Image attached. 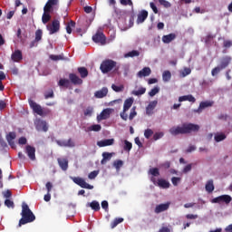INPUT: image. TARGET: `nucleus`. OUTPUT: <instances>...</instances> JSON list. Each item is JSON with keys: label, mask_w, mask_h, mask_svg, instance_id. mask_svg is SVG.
Returning a JSON list of instances; mask_svg holds the SVG:
<instances>
[{"label": "nucleus", "mask_w": 232, "mask_h": 232, "mask_svg": "<svg viewBox=\"0 0 232 232\" xmlns=\"http://www.w3.org/2000/svg\"><path fill=\"white\" fill-rule=\"evenodd\" d=\"M164 137V132H156L153 135V140H159V139H162Z\"/></svg>", "instance_id": "bf43d9fd"}, {"label": "nucleus", "mask_w": 232, "mask_h": 232, "mask_svg": "<svg viewBox=\"0 0 232 232\" xmlns=\"http://www.w3.org/2000/svg\"><path fill=\"white\" fill-rule=\"evenodd\" d=\"M21 219L19 220L18 227L24 226L25 224H30L35 220V215L28 207V204H22V212H21Z\"/></svg>", "instance_id": "f03ea898"}, {"label": "nucleus", "mask_w": 232, "mask_h": 232, "mask_svg": "<svg viewBox=\"0 0 232 232\" xmlns=\"http://www.w3.org/2000/svg\"><path fill=\"white\" fill-rule=\"evenodd\" d=\"M140 53L137 50H132L125 54V57H139Z\"/></svg>", "instance_id": "a19ab883"}, {"label": "nucleus", "mask_w": 232, "mask_h": 232, "mask_svg": "<svg viewBox=\"0 0 232 232\" xmlns=\"http://www.w3.org/2000/svg\"><path fill=\"white\" fill-rule=\"evenodd\" d=\"M205 189L208 191V193H213L215 191V185L213 184V179H209L207 181L205 185Z\"/></svg>", "instance_id": "cd10ccee"}, {"label": "nucleus", "mask_w": 232, "mask_h": 232, "mask_svg": "<svg viewBox=\"0 0 232 232\" xmlns=\"http://www.w3.org/2000/svg\"><path fill=\"white\" fill-rule=\"evenodd\" d=\"M36 130L37 131H48V123L45 121H38Z\"/></svg>", "instance_id": "aec40b11"}, {"label": "nucleus", "mask_w": 232, "mask_h": 232, "mask_svg": "<svg viewBox=\"0 0 232 232\" xmlns=\"http://www.w3.org/2000/svg\"><path fill=\"white\" fill-rule=\"evenodd\" d=\"M111 89L114 91V92H122V90H124V86H117L115 84H112L111 85Z\"/></svg>", "instance_id": "052dcab7"}, {"label": "nucleus", "mask_w": 232, "mask_h": 232, "mask_svg": "<svg viewBox=\"0 0 232 232\" xmlns=\"http://www.w3.org/2000/svg\"><path fill=\"white\" fill-rule=\"evenodd\" d=\"M111 157H113V153H110V152L102 153V158H104V160H111Z\"/></svg>", "instance_id": "13d9d810"}, {"label": "nucleus", "mask_w": 232, "mask_h": 232, "mask_svg": "<svg viewBox=\"0 0 232 232\" xmlns=\"http://www.w3.org/2000/svg\"><path fill=\"white\" fill-rule=\"evenodd\" d=\"M160 92V89L159 87H154L153 89L150 90V92H149L150 97H155V95H157V93H159Z\"/></svg>", "instance_id": "09e8293b"}, {"label": "nucleus", "mask_w": 232, "mask_h": 232, "mask_svg": "<svg viewBox=\"0 0 232 232\" xmlns=\"http://www.w3.org/2000/svg\"><path fill=\"white\" fill-rule=\"evenodd\" d=\"M149 173L152 175V177H159L160 175V171L158 168L150 169Z\"/></svg>", "instance_id": "37998d69"}, {"label": "nucleus", "mask_w": 232, "mask_h": 232, "mask_svg": "<svg viewBox=\"0 0 232 232\" xmlns=\"http://www.w3.org/2000/svg\"><path fill=\"white\" fill-rule=\"evenodd\" d=\"M53 90H50L49 92H44V99H53Z\"/></svg>", "instance_id": "5fc2aeb1"}, {"label": "nucleus", "mask_w": 232, "mask_h": 232, "mask_svg": "<svg viewBox=\"0 0 232 232\" xmlns=\"http://www.w3.org/2000/svg\"><path fill=\"white\" fill-rule=\"evenodd\" d=\"M69 81H71L72 83L74 84V86L82 84V79H81L77 74L75 73H70L69 74Z\"/></svg>", "instance_id": "dca6fc26"}, {"label": "nucleus", "mask_w": 232, "mask_h": 232, "mask_svg": "<svg viewBox=\"0 0 232 232\" xmlns=\"http://www.w3.org/2000/svg\"><path fill=\"white\" fill-rule=\"evenodd\" d=\"M5 205L7 208H14V201H12V200H10V199H5Z\"/></svg>", "instance_id": "0e129e2a"}, {"label": "nucleus", "mask_w": 232, "mask_h": 232, "mask_svg": "<svg viewBox=\"0 0 232 232\" xmlns=\"http://www.w3.org/2000/svg\"><path fill=\"white\" fill-rule=\"evenodd\" d=\"M16 137H17V135L15 134V132H9L6 135V140H7V142H10L11 140H15Z\"/></svg>", "instance_id": "de8ad7c7"}, {"label": "nucleus", "mask_w": 232, "mask_h": 232, "mask_svg": "<svg viewBox=\"0 0 232 232\" xmlns=\"http://www.w3.org/2000/svg\"><path fill=\"white\" fill-rule=\"evenodd\" d=\"M232 200L231 196L229 195H221L217 198H214L211 202L212 204H220V202H224L225 204H229Z\"/></svg>", "instance_id": "6e6552de"}, {"label": "nucleus", "mask_w": 232, "mask_h": 232, "mask_svg": "<svg viewBox=\"0 0 232 232\" xmlns=\"http://www.w3.org/2000/svg\"><path fill=\"white\" fill-rule=\"evenodd\" d=\"M175 39H177V34L172 33L167 35H163L161 41L165 44H169V43H171V41H175Z\"/></svg>", "instance_id": "4be33fe9"}, {"label": "nucleus", "mask_w": 232, "mask_h": 232, "mask_svg": "<svg viewBox=\"0 0 232 232\" xmlns=\"http://www.w3.org/2000/svg\"><path fill=\"white\" fill-rule=\"evenodd\" d=\"M211 106H213V102L211 101L201 102L199 103V107L194 110V113H201L202 110H206V108H211Z\"/></svg>", "instance_id": "9d476101"}, {"label": "nucleus", "mask_w": 232, "mask_h": 232, "mask_svg": "<svg viewBox=\"0 0 232 232\" xmlns=\"http://www.w3.org/2000/svg\"><path fill=\"white\" fill-rule=\"evenodd\" d=\"M59 5V0H48L44 6V10L53 12V6H57Z\"/></svg>", "instance_id": "f8f14e48"}, {"label": "nucleus", "mask_w": 232, "mask_h": 232, "mask_svg": "<svg viewBox=\"0 0 232 232\" xmlns=\"http://www.w3.org/2000/svg\"><path fill=\"white\" fill-rule=\"evenodd\" d=\"M150 75H151V69L150 67H144L137 73V76L140 78L150 77Z\"/></svg>", "instance_id": "b1692460"}, {"label": "nucleus", "mask_w": 232, "mask_h": 232, "mask_svg": "<svg viewBox=\"0 0 232 232\" xmlns=\"http://www.w3.org/2000/svg\"><path fill=\"white\" fill-rule=\"evenodd\" d=\"M222 69H221V67H219V65L218 66H217V67H215L214 69H212V71H211V75L213 76V77H215V75H218V73H220V71H221Z\"/></svg>", "instance_id": "864d4df0"}, {"label": "nucleus", "mask_w": 232, "mask_h": 232, "mask_svg": "<svg viewBox=\"0 0 232 232\" xmlns=\"http://www.w3.org/2000/svg\"><path fill=\"white\" fill-rule=\"evenodd\" d=\"M146 19H148V11L142 10L140 14H138V19H137L138 24L144 23Z\"/></svg>", "instance_id": "a878e982"}, {"label": "nucleus", "mask_w": 232, "mask_h": 232, "mask_svg": "<svg viewBox=\"0 0 232 232\" xmlns=\"http://www.w3.org/2000/svg\"><path fill=\"white\" fill-rule=\"evenodd\" d=\"M106 95H108V88L106 87H102L100 91H96L94 93L96 99H103Z\"/></svg>", "instance_id": "5701e85b"}, {"label": "nucleus", "mask_w": 232, "mask_h": 232, "mask_svg": "<svg viewBox=\"0 0 232 232\" xmlns=\"http://www.w3.org/2000/svg\"><path fill=\"white\" fill-rule=\"evenodd\" d=\"M93 113V107H87L86 110L83 111V115L85 117H92Z\"/></svg>", "instance_id": "49530a36"}, {"label": "nucleus", "mask_w": 232, "mask_h": 232, "mask_svg": "<svg viewBox=\"0 0 232 232\" xmlns=\"http://www.w3.org/2000/svg\"><path fill=\"white\" fill-rule=\"evenodd\" d=\"M121 5H122V6H131L133 7V2L131 0H120Z\"/></svg>", "instance_id": "3c124183"}, {"label": "nucleus", "mask_w": 232, "mask_h": 232, "mask_svg": "<svg viewBox=\"0 0 232 232\" xmlns=\"http://www.w3.org/2000/svg\"><path fill=\"white\" fill-rule=\"evenodd\" d=\"M57 162L63 171L68 170V159L66 158H58Z\"/></svg>", "instance_id": "412c9836"}, {"label": "nucleus", "mask_w": 232, "mask_h": 232, "mask_svg": "<svg viewBox=\"0 0 232 232\" xmlns=\"http://www.w3.org/2000/svg\"><path fill=\"white\" fill-rule=\"evenodd\" d=\"M200 130V126L194 123H183L182 126L172 127L169 129L171 135H188V133H195Z\"/></svg>", "instance_id": "f257e3e1"}, {"label": "nucleus", "mask_w": 232, "mask_h": 232, "mask_svg": "<svg viewBox=\"0 0 232 232\" xmlns=\"http://www.w3.org/2000/svg\"><path fill=\"white\" fill-rule=\"evenodd\" d=\"M181 179L179 177H173L171 179V182L173 184V186H179V183L180 182Z\"/></svg>", "instance_id": "680f3d73"}, {"label": "nucleus", "mask_w": 232, "mask_h": 232, "mask_svg": "<svg viewBox=\"0 0 232 232\" xmlns=\"http://www.w3.org/2000/svg\"><path fill=\"white\" fill-rule=\"evenodd\" d=\"M113 144H115L114 139H107L97 141V146H99V148H106V146H113Z\"/></svg>", "instance_id": "2eb2a0df"}, {"label": "nucleus", "mask_w": 232, "mask_h": 232, "mask_svg": "<svg viewBox=\"0 0 232 232\" xmlns=\"http://www.w3.org/2000/svg\"><path fill=\"white\" fill-rule=\"evenodd\" d=\"M29 106L34 113L40 115V117L44 116V111L40 104H37L34 100H29Z\"/></svg>", "instance_id": "423d86ee"}, {"label": "nucleus", "mask_w": 232, "mask_h": 232, "mask_svg": "<svg viewBox=\"0 0 232 232\" xmlns=\"http://www.w3.org/2000/svg\"><path fill=\"white\" fill-rule=\"evenodd\" d=\"M146 93V88L140 87L137 91H132V95H135L136 97H140V95H144Z\"/></svg>", "instance_id": "e433bc0d"}, {"label": "nucleus", "mask_w": 232, "mask_h": 232, "mask_svg": "<svg viewBox=\"0 0 232 232\" xmlns=\"http://www.w3.org/2000/svg\"><path fill=\"white\" fill-rule=\"evenodd\" d=\"M136 107H132V109L130 110V113L129 115V119L130 121H133V119H135V117H137V111Z\"/></svg>", "instance_id": "603ef678"}, {"label": "nucleus", "mask_w": 232, "mask_h": 232, "mask_svg": "<svg viewBox=\"0 0 232 232\" xmlns=\"http://www.w3.org/2000/svg\"><path fill=\"white\" fill-rule=\"evenodd\" d=\"M191 73V69L188 67H185L181 72H180V77H188Z\"/></svg>", "instance_id": "79ce46f5"}, {"label": "nucleus", "mask_w": 232, "mask_h": 232, "mask_svg": "<svg viewBox=\"0 0 232 232\" xmlns=\"http://www.w3.org/2000/svg\"><path fill=\"white\" fill-rule=\"evenodd\" d=\"M157 104H159V102L157 100L150 102V103L146 107L147 115L151 116L153 114V110H155V108H157Z\"/></svg>", "instance_id": "ddd939ff"}, {"label": "nucleus", "mask_w": 232, "mask_h": 232, "mask_svg": "<svg viewBox=\"0 0 232 232\" xmlns=\"http://www.w3.org/2000/svg\"><path fill=\"white\" fill-rule=\"evenodd\" d=\"M58 85L63 86V88H70V80L68 79H60Z\"/></svg>", "instance_id": "4c0bfd02"}, {"label": "nucleus", "mask_w": 232, "mask_h": 232, "mask_svg": "<svg viewBox=\"0 0 232 232\" xmlns=\"http://www.w3.org/2000/svg\"><path fill=\"white\" fill-rule=\"evenodd\" d=\"M45 188L47 189V193H51L52 192V188H53V184H52V182L48 181L45 184Z\"/></svg>", "instance_id": "e2e57ef3"}, {"label": "nucleus", "mask_w": 232, "mask_h": 232, "mask_svg": "<svg viewBox=\"0 0 232 232\" xmlns=\"http://www.w3.org/2000/svg\"><path fill=\"white\" fill-rule=\"evenodd\" d=\"M133 148V144L131 142L128 141V140H124V151H131V149Z\"/></svg>", "instance_id": "ea45409f"}, {"label": "nucleus", "mask_w": 232, "mask_h": 232, "mask_svg": "<svg viewBox=\"0 0 232 232\" xmlns=\"http://www.w3.org/2000/svg\"><path fill=\"white\" fill-rule=\"evenodd\" d=\"M108 207H109L108 201L103 200V201L102 202V209H104L105 211H108Z\"/></svg>", "instance_id": "774afa93"}, {"label": "nucleus", "mask_w": 232, "mask_h": 232, "mask_svg": "<svg viewBox=\"0 0 232 232\" xmlns=\"http://www.w3.org/2000/svg\"><path fill=\"white\" fill-rule=\"evenodd\" d=\"M110 115H111V110L104 109L101 114L97 116V121H106V119H110Z\"/></svg>", "instance_id": "f3484780"}, {"label": "nucleus", "mask_w": 232, "mask_h": 232, "mask_svg": "<svg viewBox=\"0 0 232 232\" xmlns=\"http://www.w3.org/2000/svg\"><path fill=\"white\" fill-rule=\"evenodd\" d=\"M151 135H153V130L151 129L145 130V131H144L145 139H150V137H151Z\"/></svg>", "instance_id": "4d7b16f0"}, {"label": "nucleus", "mask_w": 232, "mask_h": 232, "mask_svg": "<svg viewBox=\"0 0 232 232\" xmlns=\"http://www.w3.org/2000/svg\"><path fill=\"white\" fill-rule=\"evenodd\" d=\"M224 48H231L232 46V42L230 40H226L223 43Z\"/></svg>", "instance_id": "69168bd1"}, {"label": "nucleus", "mask_w": 232, "mask_h": 232, "mask_svg": "<svg viewBox=\"0 0 232 232\" xmlns=\"http://www.w3.org/2000/svg\"><path fill=\"white\" fill-rule=\"evenodd\" d=\"M42 39H43V30L38 29L35 31L34 41H37L39 43V41H41Z\"/></svg>", "instance_id": "c03bdc74"}, {"label": "nucleus", "mask_w": 232, "mask_h": 232, "mask_svg": "<svg viewBox=\"0 0 232 232\" xmlns=\"http://www.w3.org/2000/svg\"><path fill=\"white\" fill-rule=\"evenodd\" d=\"M101 130H102L101 124H94L89 127L90 131H101Z\"/></svg>", "instance_id": "a18cd8bd"}, {"label": "nucleus", "mask_w": 232, "mask_h": 232, "mask_svg": "<svg viewBox=\"0 0 232 232\" xmlns=\"http://www.w3.org/2000/svg\"><path fill=\"white\" fill-rule=\"evenodd\" d=\"M168 209H169V202L157 205L154 209V212L159 214V213H162L164 211H168Z\"/></svg>", "instance_id": "a211bd4d"}, {"label": "nucleus", "mask_w": 232, "mask_h": 232, "mask_svg": "<svg viewBox=\"0 0 232 232\" xmlns=\"http://www.w3.org/2000/svg\"><path fill=\"white\" fill-rule=\"evenodd\" d=\"M78 73H80L82 79H86L88 77V69L86 67H79Z\"/></svg>", "instance_id": "72a5a7b5"}, {"label": "nucleus", "mask_w": 232, "mask_h": 232, "mask_svg": "<svg viewBox=\"0 0 232 232\" xmlns=\"http://www.w3.org/2000/svg\"><path fill=\"white\" fill-rule=\"evenodd\" d=\"M186 101H188V102H196L197 99H195L191 94L180 96L179 98V102H184Z\"/></svg>", "instance_id": "bb28decb"}, {"label": "nucleus", "mask_w": 232, "mask_h": 232, "mask_svg": "<svg viewBox=\"0 0 232 232\" xmlns=\"http://www.w3.org/2000/svg\"><path fill=\"white\" fill-rule=\"evenodd\" d=\"M97 175H99V171L93 170L91 173H89L88 179H90V180H93V179L97 178Z\"/></svg>", "instance_id": "6e6d98bb"}, {"label": "nucleus", "mask_w": 232, "mask_h": 232, "mask_svg": "<svg viewBox=\"0 0 232 232\" xmlns=\"http://www.w3.org/2000/svg\"><path fill=\"white\" fill-rule=\"evenodd\" d=\"M115 66H117V62L108 59L101 63L100 70L102 73H109Z\"/></svg>", "instance_id": "7ed1b4c3"}, {"label": "nucleus", "mask_w": 232, "mask_h": 232, "mask_svg": "<svg viewBox=\"0 0 232 232\" xmlns=\"http://www.w3.org/2000/svg\"><path fill=\"white\" fill-rule=\"evenodd\" d=\"M92 41L97 44L104 46V44H106V35H104V33L98 31L94 35H92Z\"/></svg>", "instance_id": "0eeeda50"}, {"label": "nucleus", "mask_w": 232, "mask_h": 232, "mask_svg": "<svg viewBox=\"0 0 232 232\" xmlns=\"http://www.w3.org/2000/svg\"><path fill=\"white\" fill-rule=\"evenodd\" d=\"M131 106H133V98H128L123 103L124 111H128Z\"/></svg>", "instance_id": "c85d7f7f"}, {"label": "nucleus", "mask_w": 232, "mask_h": 232, "mask_svg": "<svg viewBox=\"0 0 232 232\" xmlns=\"http://www.w3.org/2000/svg\"><path fill=\"white\" fill-rule=\"evenodd\" d=\"M160 5L161 6H164V8H171V3L166 0H159Z\"/></svg>", "instance_id": "8fccbe9b"}, {"label": "nucleus", "mask_w": 232, "mask_h": 232, "mask_svg": "<svg viewBox=\"0 0 232 232\" xmlns=\"http://www.w3.org/2000/svg\"><path fill=\"white\" fill-rule=\"evenodd\" d=\"M124 222V218H116L111 223V229H115L119 224H122Z\"/></svg>", "instance_id": "473e14b6"}, {"label": "nucleus", "mask_w": 232, "mask_h": 232, "mask_svg": "<svg viewBox=\"0 0 232 232\" xmlns=\"http://www.w3.org/2000/svg\"><path fill=\"white\" fill-rule=\"evenodd\" d=\"M226 139H227V136L226 134H224V132H220V133L218 132L214 136V140L216 142H222V140H226Z\"/></svg>", "instance_id": "7c9ffc66"}, {"label": "nucleus", "mask_w": 232, "mask_h": 232, "mask_svg": "<svg viewBox=\"0 0 232 232\" xmlns=\"http://www.w3.org/2000/svg\"><path fill=\"white\" fill-rule=\"evenodd\" d=\"M46 28L50 34V35H53V34H57L59 30H61V22L59 20H53L52 24L46 25Z\"/></svg>", "instance_id": "39448f33"}, {"label": "nucleus", "mask_w": 232, "mask_h": 232, "mask_svg": "<svg viewBox=\"0 0 232 232\" xmlns=\"http://www.w3.org/2000/svg\"><path fill=\"white\" fill-rule=\"evenodd\" d=\"M25 153L27 154V157L30 159V160H35V147H33L32 145H26Z\"/></svg>", "instance_id": "9b49d317"}, {"label": "nucleus", "mask_w": 232, "mask_h": 232, "mask_svg": "<svg viewBox=\"0 0 232 232\" xmlns=\"http://www.w3.org/2000/svg\"><path fill=\"white\" fill-rule=\"evenodd\" d=\"M50 58L52 59V61H62L63 59V55H51Z\"/></svg>", "instance_id": "338daca9"}, {"label": "nucleus", "mask_w": 232, "mask_h": 232, "mask_svg": "<svg viewBox=\"0 0 232 232\" xmlns=\"http://www.w3.org/2000/svg\"><path fill=\"white\" fill-rule=\"evenodd\" d=\"M112 166L117 171H121V168L124 166V161L122 160H114Z\"/></svg>", "instance_id": "2f4dec72"}, {"label": "nucleus", "mask_w": 232, "mask_h": 232, "mask_svg": "<svg viewBox=\"0 0 232 232\" xmlns=\"http://www.w3.org/2000/svg\"><path fill=\"white\" fill-rule=\"evenodd\" d=\"M231 61H232L231 56H224L220 60V63L218 66L221 67V70H226V68H227V66H229V64H231Z\"/></svg>", "instance_id": "4468645a"}, {"label": "nucleus", "mask_w": 232, "mask_h": 232, "mask_svg": "<svg viewBox=\"0 0 232 232\" xmlns=\"http://www.w3.org/2000/svg\"><path fill=\"white\" fill-rule=\"evenodd\" d=\"M162 80L164 82H169V81H171V72L164 71L162 73Z\"/></svg>", "instance_id": "f704fd0d"}, {"label": "nucleus", "mask_w": 232, "mask_h": 232, "mask_svg": "<svg viewBox=\"0 0 232 232\" xmlns=\"http://www.w3.org/2000/svg\"><path fill=\"white\" fill-rule=\"evenodd\" d=\"M72 28H75V22L71 20L66 25L67 34H72Z\"/></svg>", "instance_id": "58836bf2"}, {"label": "nucleus", "mask_w": 232, "mask_h": 232, "mask_svg": "<svg viewBox=\"0 0 232 232\" xmlns=\"http://www.w3.org/2000/svg\"><path fill=\"white\" fill-rule=\"evenodd\" d=\"M56 144L61 148H75V141L70 138L68 140H57Z\"/></svg>", "instance_id": "1a4fd4ad"}, {"label": "nucleus", "mask_w": 232, "mask_h": 232, "mask_svg": "<svg viewBox=\"0 0 232 232\" xmlns=\"http://www.w3.org/2000/svg\"><path fill=\"white\" fill-rule=\"evenodd\" d=\"M158 186L160 188H162L163 189H168V188H169L170 184L169 183L168 180L160 179H158Z\"/></svg>", "instance_id": "c756f323"}, {"label": "nucleus", "mask_w": 232, "mask_h": 232, "mask_svg": "<svg viewBox=\"0 0 232 232\" xmlns=\"http://www.w3.org/2000/svg\"><path fill=\"white\" fill-rule=\"evenodd\" d=\"M11 59L14 61V63H19L20 61H23V52H21V50H15L12 53Z\"/></svg>", "instance_id": "6ab92c4d"}, {"label": "nucleus", "mask_w": 232, "mask_h": 232, "mask_svg": "<svg viewBox=\"0 0 232 232\" xmlns=\"http://www.w3.org/2000/svg\"><path fill=\"white\" fill-rule=\"evenodd\" d=\"M71 179L74 184H77V186H80V188L83 189H93V185L88 184L86 180L81 177H72Z\"/></svg>", "instance_id": "20e7f679"}, {"label": "nucleus", "mask_w": 232, "mask_h": 232, "mask_svg": "<svg viewBox=\"0 0 232 232\" xmlns=\"http://www.w3.org/2000/svg\"><path fill=\"white\" fill-rule=\"evenodd\" d=\"M52 12L46 11V9H44V14L42 15V22L44 24H46L49 23V21L52 20V15H50Z\"/></svg>", "instance_id": "393cba45"}, {"label": "nucleus", "mask_w": 232, "mask_h": 232, "mask_svg": "<svg viewBox=\"0 0 232 232\" xmlns=\"http://www.w3.org/2000/svg\"><path fill=\"white\" fill-rule=\"evenodd\" d=\"M89 206L93 211H100L101 210V204H99L98 201L93 200L91 203H89Z\"/></svg>", "instance_id": "c9c22d12"}]
</instances>
